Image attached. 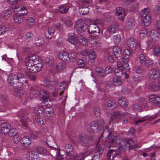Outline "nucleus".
<instances>
[{
	"label": "nucleus",
	"mask_w": 160,
	"mask_h": 160,
	"mask_svg": "<svg viewBox=\"0 0 160 160\" xmlns=\"http://www.w3.org/2000/svg\"><path fill=\"white\" fill-rule=\"evenodd\" d=\"M120 77L114 78L112 79V84L115 86H118L121 85L122 82Z\"/></svg>",
	"instance_id": "36"
},
{
	"label": "nucleus",
	"mask_w": 160,
	"mask_h": 160,
	"mask_svg": "<svg viewBox=\"0 0 160 160\" xmlns=\"http://www.w3.org/2000/svg\"><path fill=\"white\" fill-rule=\"evenodd\" d=\"M88 6L86 5V6L82 5L79 8V13L82 15H85L87 14L89 12V9Z\"/></svg>",
	"instance_id": "27"
},
{
	"label": "nucleus",
	"mask_w": 160,
	"mask_h": 160,
	"mask_svg": "<svg viewBox=\"0 0 160 160\" xmlns=\"http://www.w3.org/2000/svg\"><path fill=\"white\" fill-rule=\"evenodd\" d=\"M59 82L57 80L53 81L52 80L48 79L46 80L43 83V86L49 89H52L54 87V86L56 84L58 86Z\"/></svg>",
	"instance_id": "15"
},
{
	"label": "nucleus",
	"mask_w": 160,
	"mask_h": 160,
	"mask_svg": "<svg viewBox=\"0 0 160 160\" xmlns=\"http://www.w3.org/2000/svg\"><path fill=\"white\" fill-rule=\"evenodd\" d=\"M126 143L129 145V150H132L137 148L136 145L133 144V142L131 138L126 139Z\"/></svg>",
	"instance_id": "32"
},
{
	"label": "nucleus",
	"mask_w": 160,
	"mask_h": 160,
	"mask_svg": "<svg viewBox=\"0 0 160 160\" xmlns=\"http://www.w3.org/2000/svg\"><path fill=\"white\" fill-rule=\"evenodd\" d=\"M17 115L20 118L26 117L27 116V113L25 109H23L18 112Z\"/></svg>",
	"instance_id": "46"
},
{
	"label": "nucleus",
	"mask_w": 160,
	"mask_h": 160,
	"mask_svg": "<svg viewBox=\"0 0 160 160\" xmlns=\"http://www.w3.org/2000/svg\"><path fill=\"white\" fill-rule=\"evenodd\" d=\"M136 40L133 38H131L128 39L127 42V43L130 48H133L136 45Z\"/></svg>",
	"instance_id": "33"
},
{
	"label": "nucleus",
	"mask_w": 160,
	"mask_h": 160,
	"mask_svg": "<svg viewBox=\"0 0 160 160\" xmlns=\"http://www.w3.org/2000/svg\"><path fill=\"white\" fill-rule=\"evenodd\" d=\"M28 121V120L27 119V117L22 118L20 119V122L22 125L26 127L27 126Z\"/></svg>",
	"instance_id": "63"
},
{
	"label": "nucleus",
	"mask_w": 160,
	"mask_h": 160,
	"mask_svg": "<svg viewBox=\"0 0 160 160\" xmlns=\"http://www.w3.org/2000/svg\"><path fill=\"white\" fill-rule=\"evenodd\" d=\"M150 34V37L153 41L158 42L160 41V34L157 30L152 29Z\"/></svg>",
	"instance_id": "16"
},
{
	"label": "nucleus",
	"mask_w": 160,
	"mask_h": 160,
	"mask_svg": "<svg viewBox=\"0 0 160 160\" xmlns=\"http://www.w3.org/2000/svg\"><path fill=\"white\" fill-rule=\"evenodd\" d=\"M88 31L91 36L96 37L99 36L100 33V31L99 26L97 25L90 24L88 28Z\"/></svg>",
	"instance_id": "8"
},
{
	"label": "nucleus",
	"mask_w": 160,
	"mask_h": 160,
	"mask_svg": "<svg viewBox=\"0 0 160 160\" xmlns=\"http://www.w3.org/2000/svg\"><path fill=\"white\" fill-rule=\"evenodd\" d=\"M35 152L34 151H32L28 153V157L30 160H33L37 159L36 155Z\"/></svg>",
	"instance_id": "51"
},
{
	"label": "nucleus",
	"mask_w": 160,
	"mask_h": 160,
	"mask_svg": "<svg viewBox=\"0 0 160 160\" xmlns=\"http://www.w3.org/2000/svg\"><path fill=\"white\" fill-rule=\"evenodd\" d=\"M95 70L96 73L98 75L100 76V77H102L104 75L105 71L102 68H97Z\"/></svg>",
	"instance_id": "45"
},
{
	"label": "nucleus",
	"mask_w": 160,
	"mask_h": 160,
	"mask_svg": "<svg viewBox=\"0 0 160 160\" xmlns=\"http://www.w3.org/2000/svg\"><path fill=\"white\" fill-rule=\"evenodd\" d=\"M126 115V114L122 112L118 111L114 112L113 115H110L111 120L112 121L116 120V119L120 118Z\"/></svg>",
	"instance_id": "23"
},
{
	"label": "nucleus",
	"mask_w": 160,
	"mask_h": 160,
	"mask_svg": "<svg viewBox=\"0 0 160 160\" xmlns=\"http://www.w3.org/2000/svg\"><path fill=\"white\" fill-rule=\"evenodd\" d=\"M123 68H117L114 70L116 76L118 77H121L123 73Z\"/></svg>",
	"instance_id": "41"
},
{
	"label": "nucleus",
	"mask_w": 160,
	"mask_h": 160,
	"mask_svg": "<svg viewBox=\"0 0 160 160\" xmlns=\"http://www.w3.org/2000/svg\"><path fill=\"white\" fill-rule=\"evenodd\" d=\"M105 147L104 144L100 145L99 146L98 149L94 153V154L95 155L99 156V157L102 155L103 149Z\"/></svg>",
	"instance_id": "34"
},
{
	"label": "nucleus",
	"mask_w": 160,
	"mask_h": 160,
	"mask_svg": "<svg viewBox=\"0 0 160 160\" xmlns=\"http://www.w3.org/2000/svg\"><path fill=\"white\" fill-rule=\"evenodd\" d=\"M10 125L7 122L2 124L0 126V132L2 134H6L10 131Z\"/></svg>",
	"instance_id": "14"
},
{
	"label": "nucleus",
	"mask_w": 160,
	"mask_h": 160,
	"mask_svg": "<svg viewBox=\"0 0 160 160\" xmlns=\"http://www.w3.org/2000/svg\"><path fill=\"white\" fill-rule=\"evenodd\" d=\"M114 55L116 58L118 60L121 59L122 57V54L121 48L117 46H114L112 50Z\"/></svg>",
	"instance_id": "18"
},
{
	"label": "nucleus",
	"mask_w": 160,
	"mask_h": 160,
	"mask_svg": "<svg viewBox=\"0 0 160 160\" xmlns=\"http://www.w3.org/2000/svg\"><path fill=\"white\" fill-rule=\"evenodd\" d=\"M42 94V101L44 104V106L47 108H50L53 104V99L49 98L48 92L46 90H43L40 93L41 95Z\"/></svg>",
	"instance_id": "4"
},
{
	"label": "nucleus",
	"mask_w": 160,
	"mask_h": 160,
	"mask_svg": "<svg viewBox=\"0 0 160 160\" xmlns=\"http://www.w3.org/2000/svg\"><path fill=\"white\" fill-rule=\"evenodd\" d=\"M140 14L141 17L143 18L144 25L147 27L150 24L151 17L148 9L145 8L140 12Z\"/></svg>",
	"instance_id": "6"
},
{
	"label": "nucleus",
	"mask_w": 160,
	"mask_h": 160,
	"mask_svg": "<svg viewBox=\"0 0 160 160\" xmlns=\"http://www.w3.org/2000/svg\"><path fill=\"white\" fill-rule=\"evenodd\" d=\"M78 41L82 44L84 45H86L87 42L83 36L80 35L78 38Z\"/></svg>",
	"instance_id": "54"
},
{
	"label": "nucleus",
	"mask_w": 160,
	"mask_h": 160,
	"mask_svg": "<svg viewBox=\"0 0 160 160\" xmlns=\"http://www.w3.org/2000/svg\"><path fill=\"white\" fill-rule=\"evenodd\" d=\"M31 141L28 137H24L21 139V143L24 147H28L31 143Z\"/></svg>",
	"instance_id": "30"
},
{
	"label": "nucleus",
	"mask_w": 160,
	"mask_h": 160,
	"mask_svg": "<svg viewBox=\"0 0 160 160\" xmlns=\"http://www.w3.org/2000/svg\"><path fill=\"white\" fill-rule=\"evenodd\" d=\"M54 28H48L44 31L45 36L47 38L51 39L54 36Z\"/></svg>",
	"instance_id": "26"
},
{
	"label": "nucleus",
	"mask_w": 160,
	"mask_h": 160,
	"mask_svg": "<svg viewBox=\"0 0 160 160\" xmlns=\"http://www.w3.org/2000/svg\"><path fill=\"white\" fill-rule=\"evenodd\" d=\"M104 133L108 134L107 135L109 134L108 136V138L109 140V142L112 146L115 145V144L119 145L122 142V140L121 139L120 136L113 135L111 132H109L108 127L107 126H106L105 127L104 130L102 133V136Z\"/></svg>",
	"instance_id": "1"
},
{
	"label": "nucleus",
	"mask_w": 160,
	"mask_h": 160,
	"mask_svg": "<svg viewBox=\"0 0 160 160\" xmlns=\"http://www.w3.org/2000/svg\"><path fill=\"white\" fill-rule=\"evenodd\" d=\"M107 105L108 107L113 109L117 107L118 105L115 101L110 100L108 102Z\"/></svg>",
	"instance_id": "40"
},
{
	"label": "nucleus",
	"mask_w": 160,
	"mask_h": 160,
	"mask_svg": "<svg viewBox=\"0 0 160 160\" xmlns=\"http://www.w3.org/2000/svg\"><path fill=\"white\" fill-rule=\"evenodd\" d=\"M35 44L38 46H42L44 43V42L41 38H37L35 40Z\"/></svg>",
	"instance_id": "49"
},
{
	"label": "nucleus",
	"mask_w": 160,
	"mask_h": 160,
	"mask_svg": "<svg viewBox=\"0 0 160 160\" xmlns=\"http://www.w3.org/2000/svg\"><path fill=\"white\" fill-rule=\"evenodd\" d=\"M153 52L157 56L160 55V48L158 46L155 47L153 49Z\"/></svg>",
	"instance_id": "60"
},
{
	"label": "nucleus",
	"mask_w": 160,
	"mask_h": 160,
	"mask_svg": "<svg viewBox=\"0 0 160 160\" xmlns=\"http://www.w3.org/2000/svg\"><path fill=\"white\" fill-rule=\"evenodd\" d=\"M88 57L91 59H94L96 57L95 52L92 49H90L89 52Z\"/></svg>",
	"instance_id": "53"
},
{
	"label": "nucleus",
	"mask_w": 160,
	"mask_h": 160,
	"mask_svg": "<svg viewBox=\"0 0 160 160\" xmlns=\"http://www.w3.org/2000/svg\"><path fill=\"white\" fill-rule=\"evenodd\" d=\"M44 105H41L35 108L34 112L37 116L42 117L43 114L42 112L44 111Z\"/></svg>",
	"instance_id": "24"
},
{
	"label": "nucleus",
	"mask_w": 160,
	"mask_h": 160,
	"mask_svg": "<svg viewBox=\"0 0 160 160\" xmlns=\"http://www.w3.org/2000/svg\"><path fill=\"white\" fill-rule=\"evenodd\" d=\"M113 40L114 43L116 44H119L121 41V37L120 35H114L113 37Z\"/></svg>",
	"instance_id": "50"
},
{
	"label": "nucleus",
	"mask_w": 160,
	"mask_h": 160,
	"mask_svg": "<svg viewBox=\"0 0 160 160\" xmlns=\"http://www.w3.org/2000/svg\"><path fill=\"white\" fill-rule=\"evenodd\" d=\"M148 32L145 28H142L139 31V37L141 39L146 37L147 35Z\"/></svg>",
	"instance_id": "39"
},
{
	"label": "nucleus",
	"mask_w": 160,
	"mask_h": 160,
	"mask_svg": "<svg viewBox=\"0 0 160 160\" xmlns=\"http://www.w3.org/2000/svg\"><path fill=\"white\" fill-rule=\"evenodd\" d=\"M10 25L8 24H6L5 23H2L0 24V35H2L7 32L9 31Z\"/></svg>",
	"instance_id": "28"
},
{
	"label": "nucleus",
	"mask_w": 160,
	"mask_h": 160,
	"mask_svg": "<svg viewBox=\"0 0 160 160\" xmlns=\"http://www.w3.org/2000/svg\"><path fill=\"white\" fill-rule=\"evenodd\" d=\"M86 23L84 21L79 20L77 21L75 25V28L76 29L77 32L79 33H82L84 31L86 28L85 26Z\"/></svg>",
	"instance_id": "12"
},
{
	"label": "nucleus",
	"mask_w": 160,
	"mask_h": 160,
	"mask_svg": "<svg viewBox=\"0 0 160 160\" xmlns=\"http://www.w3.org/2000/svg\"><path fill=\"white\" fill-rule=\"evenodd\" d=\"M33 36V34L32 33L30 32L27 33L25 36V41L27 42H29Z\"/></svg>",
	"instance_id": "52"
},
{
	"label": "nucleus",
	"mask_w": 160,
	"mask_h": 160,
	"mask_svg": "<svg viewBox=\"0 0 160 160\" xmlns=\"http://www.w3.org/2000/svg\"><path fill=\"white\" fill-rule=\"evenodd\" d=\"M27 25L29 27H32L35 24V21L32 17H29L26 20Z\"/></svg>",
	"instance_id": "42"
},
{
	"label": "nucleus",
	"mask_w": 160,
	"mask_h": 160,
	"mask_svg": "<svg viewBox=\"0 0 160 160\" xmlns=\"http://www.w3.org/2000/svg\"><path fill=\"white\" fill-rule=\"evenodd\" d=\"M17 131L15 129L12 128L10 129V131L8 133V135L10 137H12L17 135Z\"/></svg>",
	"instance_id": "55"
},
{
	"label": "nucleus",
	"mask_w": 160,
	"mask_h": 160,
	"mask_svg": "<svg viewBox=\"0 0 160 160\" xmlns=\"http://www.w3.org/2000/svg\"><path fill=\"white\" fill-rule=\"evenodd\" d=\"M121 154L120 152H117V151L115 150H111L107 155L108 160H111V156L112 157L111 160H113L116 156L120 157L121 156Z\"/></svg>",
	"instance_id": "21"
},
{
	"label": "nucleus",
	"mask_w": 160,
	"mask_h": 160,
	"mask_svg": "<svg viewBox=\"0 0 160 160\" xmlns=\"http://www.w3.org/2000/svg\"><path fill=\"white\" fill-rule=\"evenodd\" d=\"M42 64L41 63H39L34 66H32L30 68H27L30 72L34 73L40 71L42 67Z\"/></svg>",
	"instance_id": "20"
},
{
	"label": "nucleus",
	"mask_w": 160,
	"mask_h": 160,
	"mask_svg": "<svg viewBox=\"0 0 160 160\" xmlns=\"http://www.w3.org/2000/svg\"><path fill=\"white\" fill-rule=\"evenodd\" d=\"M107 53L109 55L108 60L109 62L111 63H113L114 62V57L113 55V52L112 49H108L107 51Z\"/></svg>",
	"instance_id": "35"
},
{
	"label": "nucleus",
	"mask_w": 160,
	"mask_h": 160,
	"mask_svg": "<svg viewBox=\"0 0 160 160\" xmlns=\"http://www.w3.org/2000/svg\"><path fill=\"white\" fill-rule=\"evenodd\" d=\"M153 61L151 59L148 58L145 62V64L144 66L147 67H150L153 64Z\"/></svg>",
	"instance_id": "61"
},
{
	"label": "nucleus",
	"mask_w": 160,
	"mask_h": 160,
	"mask_svg": "<svg viewBox=\"0 0 160 160\" xmlns=\"http://www.w3.org/2000/svg\"><path fill=\"white\" fill-rule=\"evenodd\" d=\"M116 15L120 20H123L125 16V12L124 9L121 7L117 8L116 12Z\"/></svg>",
	"instance_id": "19"
},
{
	"label": "nucleus",
	"mask_w": 160,
	"mask_h": 160,
	"mask_svg": "<svg viewBox=\"0 0 160 160\" xmlns=\"http://www.w3.org/2000/svg\"><path fill=\"white\" fill-rule=\"evenodd\" d=\"M59 87L60 90L64 91L66 87V84L65 82V81H62L60 83Z\"/></svg>",
	"instance_id": "62"
},
{
	"label": "nucleus",
	"mask_w": 160,
	"mask_h": 160,
	"mask_svg": "<svg viewBox=\"0 0 160 160\" xmlns=\"http://www.w3.org/2000/svg\"><path fill=\"white\" fill-rule=\"evenodd\" d=\"M37 151L38 152L41 154H44L47 152L46 149L41 147L38 148Z\"/></svg>",
	"instance_id": "59"
},
{
	"label": "nucleus",
	"mask_w": 160,
	"mask_h": 160,
	"mask_svg": "<svg viewBox=\"0 0 160 160\" xmlns=\"http://www.w3.org/2000/svg\"><path fill=\"white\" fill-rule=\"evenodd\" d=\"M148 58L145 57V55L143 54H140L139 55V62L142 65L144 66L145 64V62Z\"/></svg>",
	"instance_id": "43"
},
{
	"label": "nucleus",
	"mask_w": 160,
	"mask_h": 160,
	"mask_svg": "<svg viewBox=\"0 0 160 160\" xmlns=\"http://www.w3.org/2000/svg\"><path fill=\"white\" fill-rule=\"evenodd\" d=\"M69 7L66 5H62L60 6L58 9L59 12L61 13H64L68 10Z\"/></svg>",
	"instance_id": "37"
},
{
	"label": "nucleus",
	"mask_w": 160,
	"mask_h": 160,
	"mask_svg": "<svg viewBox=\"0 0 160 160\" xmlns=\"http://www.w3.org/2000/svg\"><path fill=\"white\" fill-rule=\"evenodd\" d=\"M26 12L20 14H15L13 16V19L14 22L17 24L22 23L25 18V17L27 16L28 11L26 10Z\"/></svg>",
	"instance_id": "11"
},
{
	"label": "nucleus",
	"mask_w": 160,
	"mask_h": 160,
	"mask_svg": "<svg viewBox=\"0 0 160 160\" xmlns=\"http://www.w3.org/2000/svg\"><path fill=\"white\" fill-rule=\"evenodd\" d=\"M91 134L89 133V136L87 137V135L84 133H81L79 135V142H82L85 146H90L92 144L93 138H90Z\"/></svg>",
	"instance_id": "7"
},
{
	"label": "nucleus",
	"mask_w": 160,
	"mask_h": 160,
	"mask_svg": "<svg viewBox=\"0 0 160 160\" xmlns=\"http://www.w3.org/2000/svg\"><path fill=\"white\" fill-rule=\"evenodd\" d=\"M118 103L121 107H126L128 104V103L126 98H119L118 99Z\"/></svg>",
	"instance_id": "31"
},
{
	"label": "nucleus",
	"mask_w": 160,
	"mask_h": 160,
	"mask_svg": "<svg viewBox=\"0 0 160 160\" xmlns=\"http://www.w3.org/2000/svg\"><path fill=\"white\" fill-rule=\"evenodd\" d=\"M58 57L60 59L65 62H68L70 61V57L69 53L64 51H62L60 52Z\"/></svg>",
	"instance_id": "17"
},
{
	"label": "nucleus",
	"mask_w": 160,
	"mask_h": 160,
	"mask_svg": "<svg viewBox=\"0 0 160 160\" xmlns=\"http://www.w3.org/2000/svg\"><path fill=\"white\" fill-rule=\"evenodd\" d=\"M20 139V137L17 134L13 136V141L15 143H18L19 142Z\"/></svg>",
	"instance_id": "64"
},
{
	"label": "nucleus",
	"mask_w": 160,
	"mask_h": 160,
	"mask_svg": "<svg viewBox=\"0 0 160 160\" xmlns=\"http://www.w3.org/2000/svg\"><path fill=\"white\" fill-rule=\"evenodd\" d=\"M46 61L47 64L49 67L52 66L54 63V59L52 56H49L47 57Z\"/></svg>",
	"instance_id": "38"
},
{
	"label": "nucleus",
	"mask_w": 160,
	"mask_h": 160,
	"mask_svg": "<svg viewBox=\"0 0 160 160\" xmlns=\"http://www.w3.org/2000/svg\"><path fill=\"white\" fill-rule=\"evenodd\" d=\"M54 110L52 108H45L43 111V114L48 117L49 119H51L54 116Z\"/></svg>",
	"instance_id": "22"
},
{
	"label": "nucleus",
	"mask_w": 160,
	"mask_h": 160,
	"mask_svg": "<svg viewBox=\"0 0 160 160\" xmlns=\"http://www.w3.org/2000/svg\"><path fill=\"white\" fill-rule=\"evenodd\" d=\"M66 152L68 154H70L71 152H73L74 150L72 146L70 144H67L65 147Z\"/></svg>",
	"instance_id": "47"
},
{
	"label": "nucleus",
	"mask_w": 160,
	"mask_h": 160,
	"mask_svg": "<svg viewBox=\"0 0 160 160\" xmlns=\"http://www.w3.org/2000/svg\"><path fill=\"white\" fill-rule=\"evenodd\" d=\"M104 122L102 121L100 122L96 121H92L90 123V128H88L89 133L91 134L90 138H93L94 136V132L98 130H102V132L105 129Z\"/></svg>",
	"instance_id": "2"
},
{
	"label": "nucleus",
	"mask_w": 160,
	"mask_h": 160,
	"mask_svg": "<svg viewBox=\"0 0 160 160\" xmlns=\"http://www.w3.org/2000/svg\"><path fill=\"white\" fill-rule=\"evenodd\" d=\"M94 113L95 115L97 117H99L100 116V110L99 107H96L93 110Z\"/></svg>",
	"instance_id": "58"
},
{
	"label": "nucleus",
	"mask_w": 160,
	"mask_h": 160,
	"mask_svg": "<svg viewBox=\"0 0 160 160\" xmlns=\"http://www.w3.org/2000/svg\"><path fill=\"white\" fill-rule=\"evenodd\" d=\"M134 20L132 18L128 19L125 24L126 28L128 30L132 29L134 27Z\"/></svg>",
	"instance_id": "25"
},
{
	"label": "nucleus",
	"mask_w": 160,
	"mask_h": 160,
	"mask_svg": "<svg viewBox=\"0 0 160 160\" xmlns=\"http://www.w3.org/2000/svg\"><path fill=\"white\" fill-rule=\"evenodd\" d=\"M39 57L34 54L30 55L26 60L25 65L27 68L39 63Z\"/></svg>",
	"instance_id": "5"
},
{
	"label": "nucleus",
	"mask_w": 160,
	"mask_h": 160,
	"mask_svg": "<svg viewBox=\"0 0 160 160\" xmlns=\"http://www.w3.org/2000/svg\"><path fill=\"white\" fill-rule=\"evenodd\" d=\"M159 71L158 68H152L149 71L148 76L150 80L155 81L159 79Z\"/></svg>",
	"instance_id": "9"
},
{
	"label": "nucleus",
	"mask_w": 160,
	"mask_h": 160,
	"mask_svg": "<svg viewBox=\"0 0 160 160\" xmlns=\"http://www.w3.org/2000/svg\"><path fill=\"white\" fill-rule=\"evenodd\" d=\"M18 77V73L16 74H10L8 77V81L9 84L12 86L17 92L19 93V91L22 90V88L21 85H17Z\"/></svg>",
	"instance_id": "3"
},
{
	"label": "nucleus",
	"mask_w": 160,
	"mask_h": 160,
	"mask_svg": "<svg viewBox=\"0 0 160 160\" xmlns=\"http://www.w3.org/2000/svg\"><path fill=\"white\" fill-rule=\"evenodd\" d=\"M149 101L153 105L160 108V97L155 94H151L149 97Z\"/></svg>",
	"instance_id": "13"
},
{
	"label": "nucleus",
	"mask_w": 160,
	"mask_h": 160,
	"mask_svg": "<svg viewBox=\"0 0 160 160\" xmlns=\"http://www.w3.org/2000/svg\"><path fill=\"white\" fill-rule=\"evenodd\" d=\"M149 88L152 91H157L158 90L159 87H158L157 84L154 83H151L149 84Z\"/></svg>",
	"instance_id": "44"
},
{
	"label": "nucleus",
	"mask_w": 160,
	"mask_h": 160,
	"mask_svg": "<svg viewBox=\"0 0 160 160\" xmlns=\"http://www.w3.org/2000/svg\"><path fill=\"white\" fill-rule=\"evenodd\" d=\"M11 13V11L9 9H8L2 12V15L3 16L8 18L10 16Z\"/></svg>",
	"instance_id": "56"
},
{
	"label": "nucleus",
	"mask_w": 160,
	"mask_h": 160,
	"mask_svg": "<svg viewBox=\"0 0 160 160\" xmlns=\"http://www.w3.org/2000/svg\"><path fill=\"white\" fill-rule=\"evenodd\" d=\"M118 30L117 27L114 25H112L109 28V33L110 34H113L116 33Z\"/></svg>",
	"instance_id": "48"
},
{
	"label": "nucleus",
	"mask_w": 160,
	"mask_h": 160,
	"mask_svg": "<svg viewBox=\"0 0 160 160\" xmlns=\"http://www.w3.org/2000/svg\"><path fill=\"white\" fill-rule=\"evenodd\" d=\"M76 37V35L74 33L69 34L68 35V42L74 45H76L77 43V41Z\"/></svg>",
	"instance_id": "29"
},
{
	"label": "nucleus",
	"mask_w": 160,
	"mask_h": 160,
	"mask_svg": "<svg viewBox=\"0 0 160 160\" xmlns=\"http://www.w3.org/2000/svg\"><path fill=\"white\" fill-rule=\"evenodd\" d=\"M133 110L136 112L140 111L142 109L141 105L138 104H133Z\"/></svg>",
	"instance_id": "57"
},
{
	"label": "nucleus",
	"mask_w": 160,
	"mask_h": 160,
	"mask_svg": "<svg viewBox=\"0 0 160 160\" xmlns=\"http://www.w3.org/2000/svg\"><path fill=\"white\" fill-rule=\"evenodd\" d=\"M28 81L26 79L24 75L21 73H18V81L17 82V85H21L23 86H28ZM22 90L19 91V93H22Z\"/></svg>",
	"instance_id": "10"
}]
</instances>
